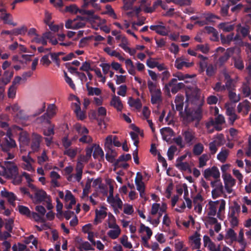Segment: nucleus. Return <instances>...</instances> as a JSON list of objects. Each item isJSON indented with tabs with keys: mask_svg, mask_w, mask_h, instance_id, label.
<instances>
[{
	"mask_svg": "<svg viewBox=\"0 0 251 251\" xmlns=\"http://www.w3.org/2000/svg\"><path fill=\"white\" fill-rule=\"evenodd\" d=\"M77 137L74 136L71 139H69L68 137H64V149L69 148H72V141H75Z\"/></svg>",
	"mask_w": 251,
	"mask_h": 251,
	"instance_id": "44",
	"label": "nucleus"
},
{
	"mask_svg": "<svg viewBox=\"0 0 251 251\" xmlns=\"http://www.w3.org/2000/svg\"><path fill=\"white\" fill-rule=\"evenodd\" d=\"M6 109L12 113H15L17 117L22 121L26 120L28 119V116L25 114L24 110L21 109L20 106L17 103H14L7 107Z\"/></svg>",
	"mask_w": 251,
	"mask_h": 251,
	"instance_id": "4",
	"label": "nucleus"
},
{
	"mask_svg": "<svg viewBox=\"0 0 251 251\" xmlns=\"http://www.w3.org/2000/svg\"><path fill=\"white\" fill-rule=\"evenodd\" d=\"M51 178V184L53 187H58L61 185V176L55 170H53L50 173Z\"/></svg>",
	"mask_w": 251,
	"mask_h": 251,
	"instance_id": "9",
	"label": "nucleus"
},
{
	"mask_svg": "<svg viewBox=\"0 0 251 251\" xmlns=\"http://www.w3.org/2000/svg\"><path fill=\"white\" fill-rule=\"evenodd\" d=\"M48 160L46 152L43 151L41 156L38 157V163L40 165L43 164L44 162Z\"/></svg>",
	"mask_w": 251,
	"mask_h": 251,
	"instance_id": "61",
	"label": "nucleus"
},
{
	"mask_svg": "<svg viewBox=\"0 0 251 251\" xmlns=\"http://www.w3.org/2000/svg\"><path fill=\"white\" fill-rule=\"evenodd\" d=\"M13 75V72L12 71H5L4 73L2 82L4 85L8 83Z\"/></svg>",
	"mask_w": 251,
	"mask_h": 251,
	"instance_id": "36",
	"label": "nucleus"
},
{
	"mask_svg": "<svg viewBox=\"0 0 251 251\" xmlns=\"http://www.w3.org/2000/svg\"><path fill=\"white\" fill-rule=\"evenodd\" d=\"M200 235L197 232L189 237L190 242H191L192 249H199L201 247Z\"/></svg>",
	"mask_w": 251,
	"mask_h": 251,
	"instance_id": "14",
	"label": "nucleus"
},
{
	"mask_svg": "<svg viewBox=\"0 0 251 251\" xmlns=\"http://www.w3.org/2000/svg\"><path fill=\"white\" fill-rule=\"evenodd\" d=\"M49 55L50 54L48 55H45L41 58L40 62L42 65L47 67L50 64L51 61L49 59Z\"/></svg>",
	"mask_w": 251,
	"mask_h": 251,
	"instance_id": "60",
	"label": "nucleus"
},
{
	"mask_svg": "<svg viewBox=\"0 0 251 251\" xmlns=\"http://www.w3.org/2000/svg\"><path fill=\"white\" fill-rule=\"evenodd\" d=\"M143 176H140L139 179V181L135 180V184L136 185L137 190L138 191H141L143 190H145V186L144 182L142 181Z\"/></svg>",
	"mask_w": 251,
	"mask_h": 251,
	"instance_id": "48",
	"label": "nucleus"
},
{
	"mask_svg": "<svg viewBox=\"0 0 251 251\" xmlns=\"http://www.w3.org/2000/svg\"><path fill=\"white\" fill-rule=\"evenodd\" d=\"M77 147L69 148L64 149V155H67L71 158H75L77 154Z\"/></svg>",
	"mask_w": 251,
	"mask_h": 251,
	"instance_id": "29",
	"label": "nucleus"
},
{
	"mask_svg": "<svg viewBox=\"0 0 251 251\" xmlns=\"http://www.w3.org/2000/svg\"><path fill=\"white\" fill-rule=\"evenodd\" d=\"M228 98L233 103H236L240 100V95H237L235 92H233L231 90L228 91Z\"/></svg>",
	"mask_w": 251,
	"mask_h": 251,
	"instance_id": "39",
	"label": "nucleus"
},
{
	"mask_svg": "<svg viewBox=\"0 0 251 251\" xmlns=\"http://www.w3.org/2000/svg\"><path fill=\"white\" fill-rule=\"evenodd\" d=\"M57 205H56V210H57V217L62 219L63 218V212H62V208L63 206L59 201L58 198H56V200Z\"/></svg>",
	"mask_w": 251,
	"mask_h": 251,
	"instance_id": "41",
	"label": "nucleus"
},
{
	"mask_svg": "<svg viewBox=\"0 0 251 251\" xmlns=\"http://www.w3.org/2000/svg\"><path fill=\"white\" fill-rule=\"evenodd\" d=\"M0 193L2 197L6 198L10 203H13L15 201L16 197L13 193L9 192L5 189H3Z\"/></svg>",
	"mask_w": 251,
	"mask_h": 251,
	"instance_id": "24",
	"label": "nucleus"
},
{
	"mask_svg": "<svg viewBox=\"0 0 251 251\" xmlns=\"http://www.w3.org/2000/svg\"><path fill=\"white\" fill-rule=\"evenodd\" d=\"M79 141L83 143H90L92 142L93 140L91 137L87 135H83L79 139Z\"/></svg>",
	"mask_w": 251,
	"mask_h": 251,
	"instance_id": "64",
	"label": "nucleus"
},
{
	"mask_svg": "<svg viewBox=\"0 0 251 251\" xmlns=\"http://www.w3.org/2000/svg\"><path fill=\"white\" fill-rule=\"evenodd\" d=\"M95 149L93 154V157L95 159H98L99 157H100V158L99 159L100 161L104 160V152L103 151L102 149L100 147L99 145L94 147Z\"/></svg>",
	"mask_w": 251,
	"mask_h": 251,
	"instance_id": "21",
	"label": "nucleus"
},
{
	"mask_svg": "<svg viewBox=\"0 0 251 251\" xmlns=\"http://www.w3.org/2000/svg\"><path fill=\"white\" fill-rule=\"evenodd\" d=\"M131 159V156L130 154H122L120 155L119 158L116 160L114 163V166L115 167H119V162L121 161H127Z\"/></svg>",
	"mask_w": 251,
	"mask_h": 251,
	"instance_id": "31",
	"label": "nucleus"
},
{
	"mask_svg": "<svg viewBox=\"0 0 251 251\" xmlns=\"http://www.w3.org/2000/svg\"><path fill=\"white\" fill-rule=\"evenodd\" d=\"M50 33L46 32L42 36L38 35L37 36L34 37L33 38V41L39 44L45 45L47 43V40L50 38Z\"/></svg>",
	"mask_w": 251,
	"mask_h": 251,
	"instance_id": "18",
	"label": "nucleus"
},
{
	"mask_svg": "<svg viewBox=\"0 0 251 251\" xmlns=\"http://www.w3.org/2000/svg\"><path fill=\"white\" fill-rule=\"evenodd\" d=\"M113 140V137L112 135H109L106 138L104 143L105 150H110L112 152Z\"/></svg>",
	"mask_w": 251,
	"mask_h": 251,
	"instance_id": "32",
	"label": "nucleus"
},
{
	"mask_svg": "<svg viewBox=\"0 0 251 251\" xmlns=\"http://www.w3.org/2000/svg\"><path fill=\"white\" fill-rule=\"evenodd\" d=\"M62 53L61 52L50 53V56L55 68H59L62 60H63Z\"/></svg>",
	"mask_w": 251,
	"mask_h": 251,
	"instance_id": "12",
	"label": "nucleus"
},
{
	"mask_svg": "<svg viewBox=\"0 0 251 251\" xmlns=\"http://www.w3.org/2000/svg\"><path fill=\"white\" fill-rule=\"evenodd\" d=\"M148 87L151 94L156 93L157 90H160V89H157L156 84L150 80L148 81Z\"/></svg>",
	"mask_w": 251,
	"mask_h": 251,
	"instance_id": "46",
	"label": "nucleus"
},
{
	"mask_svg": "<svg viewBox=\"0 0 251 251\" xmlns=\"http://www.w3.org/2000/svg\"><path fill=\"white\" fill-rule=\"evenodd\" d=\"M218 27L225 32H230L234 29V25L227 23H221L219 25Z\"/></svg>",
	"mask_w": 251,
	"mask_h": 251,
	"instance_id": "30",
	"label": "nucleus"
},
{
	"mask_svg": "<svg viewBox=\"0 0 251 251\" xmlns=\"http://www.w3.org/2000/svg\"><path fill=\"white\" fill-rule=\"evenodd\" d=\"M182 135L184 138L185 143L189 146L193 145L196 139L195 132L191 129H187L183 131Z\"/></svg>",
	"mask_w": 251,
	"mask_h": 251,
	"instance_id": "6",
	"label": "nucleus"
},
{
	"mask_svg": "<svg viewBox=\"0 0 251 251\" xmlns=\"http://www.w3.org/2000/svg\"><path fill=\"white\" fill-rule=\"evenodd\" d=\"M216 68L212 64H209L206 69V74L209 77H211L215 75L216 73Z\"/></svg>",
	"mask_w": 251,
	"mask_h": 251,
	"instance_id": "43",
	"label": "nucleus"
},
{
	"mask_svg": "<svg viewBox=\"0 0 251 251\" xmlns=\"http://www.w3.org/2000/svg\"><path fill=\"white\" fill-rule=\"evenodd\" d=\"M18 210L19 212L23 215H25L27 217L30 216V212L29 209L26 206L23 205H19L18 206Z\"/></svg>",
	"mask_w": 251,
	"mask_h": 251,
	"instance_id": "51",
	"label": "nucleus"
},
{
	"mask_svg": "<svg viewBox=\"0 0 251 251\" xmlns=\"http://www.w3.org/2000/svg\"><path fill=\"white\" fill-rule=\"evenodd\" d=\"M161 90L156 91V93L151 94V103L153 104L161 103L162 101Z\"/></svg>",
	"mask_w": 251,
	"mask_h": 251,
	"instance_id": "20",
	"label": "nucleus"
},
{
	"mask_svg": "<svg viewBox=\"0 0 251 251\" xmlns=\"http://www.w3.org/2000/svg\"><path fill=\"white\" fill-rule=\"evenodd\" d=\"M213 142H214L218 146L223 145L225 143L224 135L223 134H218L216 137V139Z\"/></svg>",
	"mask_w": 251,
	"mask_h": 251,
	"instance_id": "42",
	"label": "nucleus"
},
{
	"mask_svg": "<svg viewBox=\"0 0 251 251\" xmlns=\"http://www.w3.org/2000/svg\"><path fill=\"white\" fill-rule=\"evenodd\" d=\"M176 167L182 171H188L189 172H191L190 166L187 162L178 163L176 164Z\"/></svg>",
	"mask_w": 251,
	"mask_h": 251,
	"instance_id": "38",
	"label": "nucleus"
},
{
	"mask_svg": "<svg viewBox=\"0 0 251 251\" xmlns=\"http://www.w3.org/2000/svg\"><path fill=\"white\" fill-rule=\"evenodd\" d=\"M64 76L65 77V80L66 83L68 84V85L73 90H75L76 89L75 84H74L72 78L68 76L67 73L65 71H64Z\"/></svg>",
	"mask_w": 251,
	"mask_h": 251,
	"instance_id": "49",
	"label": "nucleus"
},
{
	"mask_svg": "<svg viewBox=\"0 0 251 251\" xmlns=\"http://www.w3.org/2000/svg\"><path fill=\"white\" fill-rule=\"evenodd\" d=\"M79 70L80 71H85L88 72L89 71H93L94 69L91 68L90 64L88 61H85L83 62L82 66L80 67Z\"/></svg>",
	"mask_w": 251,
	"mask_h": 251,
	"instance_id": "54",
	"label": "nucleus"
},
{
	"mask_svg": "<svg viewBox=\"0 0 251 251\" xmlns=\"http://www.w3.org/2000/svg\"><path fill=\"white\" fill-rule=\"evenodd\" d=\"M177 79L176 78H172L168 83L165 84L164 90L167 93L170 92V87H172L171 92L173 94H176L179 90L184 88L185 84L182 82L177 83Z\"/></svg>",
	"mask_w": 251,
	"mask_h": 251,
	"instance_id": "3",
	"label": "nucleus"
},
{
	"mask_svg": "<svg viewBox=\"0 0 251 251\" xmlns=\"http://www.w3.org/2000/svg\"><path fill=\"white\" fill-rule=\"evenodd\" d=\"M160 133L164 140L167 141L168 136L172 137L174 135V132L170 127H163L160 129Z\"/></svg>",
	"mask_w": 251,
	"mask_h": 251,
	"instance_id": "23",
	"label": "nucleus"
},
{
	"mask_svg": "<svg viewBox=\"0 0 251 251\" xmlns=\"http://www.w3.org/2000/svg\"><path fill=\"white\" fill-rule=\"evenodd\" d=\"M229 7V3L222 5L220 10V13L222 16L225 17L228 15Z\"/></svg>",
	"mask_w": 251,
	"mask_h": 251,
	"instance_id": "52",
	"label": "nucleus"
},
{
	"mask_svg": "<svg viewBox=\"0 0 251 251\" xmlns=\"http://www.w3.org/2000/svg\"><path fill=\"white\" fill-rule=\"evenodd\" d=\"M56 107L53 104H50L49 105L47 113L42 115L41 117L39 118L37 121L38 123H41L43 122H49V120L47 118V116L49 118L52 117L56 113Z\"/></svg>",
	"mask_w": 251,
	"mask_h": 251,
	"instance_id": "5",
	"label": "nucleus"
},
{
	"mask_svg": "<svg viewBox=\"0 0 251 251\" xmlns=\"http://www.w3.org/2000/svg\"><path fill=\"white\" fill-rule=\"evenodd\" d=\"M208 160V157L207 154H203L199 158V167L201 168L205 166L206 161Z\"/></svg>",
	"mask_w": 251,
	"mask_h": 251,
	"instance_id": "55",
	"label": "nucleus"
},
{
	"mask_svg": "<svg viewBox=\"0 0 251 251\" xmlns=\"http://www.w3.org/2000/svg\"><path fill=\"white\" fill-rule=\"evenodd\" d=\"M41 139V137L40 135L37 134L33 135V139L31 144V149L33 151H36L38 150Z\"/></svg>",
	"mask_w": 251,
	"mask_h": 251,
	"instance_id": "25",
	"label": "nucleus"
},
{
	"mask_svg": "<svg viewBox=\"0 0 251 251\" xmlns=\"http://www.w3.org/2000/svg\"><path fill=\"white\" fill-rule=\"evenodd\" d=\"M105 151L107 152L105 155L106 159L109 162H113L115 161V157L117 156L116 152L114 150H112V152L110 150Z\"/></svg>",
	"mask_w": 251,
	"mask_h": 251,
	"instance_id": "34",
	"label": "nucleus"
},
{
	"mask_svg": "<svg viewBox=\"0 0 251 251\" xmlns=\"http://www.w3.org/2000/svg\"><path fill=\"white\" fill-rule=\"evenodd\" d=\"M121 243L125 247L128 249H131L132 245L130 242H128L127 237L126 236H124L121 239Z\"/></svg>",
	"mask_w": 251,
	"mask_h": 251,
	"instance_id": "57",
	"label": "nucleus"
},
{
	"mask_svg": "<svg viewBox=\"0 0 251 251\" xmlns=\"http://www.w3.org/2000/svg\"><path fill=\"white\" fill-rule=\"evenodd\" d=\"M234 64L235 67L240 70H243L244 68L243 61L240 57L234 59Z\"/></svg>",
	"mask_w": 251,
	"mask_h": 251,
	"instance_id": "53",
	"label": "nucleus"
},
{
	"mask_svg": "<svg viewBox=\"0 0 251 251\" xmlns=\"http://www.w3.org/2000/svg\"><path fill=\"white\" fill-rule=\"evenodd\" d=\"M103 50L108 55L111 56L119 57L120 56V53L119 52H117L115 50L112 51L110 47H105Z\"/></svg>",
	"mask_w": 251,
	"mask_h": 251,
	"instance_id": "62",
	"label": "nucleus"
},
{
	"mask_svg": "<svg viewBox=\"0 0 251 251\" xmlns=\"http://www.w3.org/2000/svg\"><path fill=\"white\" fill-rule=\"evenodd\" d=\"M64 200L66 202L70 201V203L66 205V208L68 209L72 208V206L76 203V201L75 197L72 192L69 190L66 191V195Z\"/></svg>",
	"mask_w": 251,
	"mask_h": 251,
	"instance_id": "15",
	"label": "nucleus"
},
{
	"mask_svg": "<svg viewBox=\"0 0 251 251\" xmlns=\"http://www.w3.org/2000/svg\"><path fill=\"white\" fill-rule=\"evenodd\" d=\"M242 93L245 97H249L251 93L250 87L248 85L244 84L242 86Z\"/></svg>",
	"mask_w": 251,
	"mask_h": 251,
	"instance_id": "63",
	"label": "nucleus"
},
{
	"mask_svg": "<svg viewBox=\"0 0 251 251\" xmlns=\"http://www.w3.org/2000/svg\"><path fill=\"white\" fill-rule=\"evenodd\" d=\"M78 248L80 251H82L83 250L85 251L94 250V248L91 247V244L87 241L84 242L80 244Z\"/></svg>",
	"mask_w": 251,
	"mask_h": 251,
	"instance_id": "45",
	"label": "nucleus"
},
{
	"mask_svg": "<svg viewBox=\"0 0 251 251\" xmlns=\"http://www.w3.org/2000/svg\"><path fill=\"white\" fill-rule=\"evenodd\" d=\"M120 233H121V229H120V228H118V229H115L113 230H110L108 232L107 235L111 239H115L119 237Z\"/></svg>",
	"mask_w": 251,
	"mask_h": 251,
	"instance_id": "40",
	"label": "nucleus"
},
{
	"mask_svg": "<svg viewBox=\"0 0 251 251\" xmlns=\"http://www.w3.org/2000/svg\"><path fill=\"white\" fill-rule=\"evenodd\" d=\"M80 103H72V107L76 115L77 118L80 120H83L86 116L85 112L81 110Z\"/></svg>",
	"mask_w": 251,
	"mask_h": 251,
	"instance_id": "10",
	"label": "nucleus"
},
{
	"mask_svg": "<svg viewBox=\"0 0 251 251\" xmlns=\"http://www.w3.org/2000/svg\"><path fill=\"white\" fill-rule=\"evenodd\" d=\"M102 209H104V207H101V209H96L95 211L96 216L94 220L95 225H97L101 223L102 220L104 219L107 215L106 212Z\"/></svg>",
	"mask_w": 251,
	"mask_h": 251,
	"instance_id": "16",
	"label": "nucleus"
},
{
	"mask_svg": "<svg viewBox=\"0 0 251 251\" xmlns=\"http://www.w3.org/2000/svg\"><path fill=\"white\" fill-rule=\"evenodd\" d=\"M128 104L131 107H134L136 109H140L142 107V103L139 98L136 100L133 99L132 97L129 98Z\"/></svg>",
	"mask_w": 251,
	"mask_h": 251,
	"instance_id": "27",
	"label": "nucleus"
},
{
	"mask_svg": "<svg viewBox=\"0 0 251 251\" xmlns=\"http://www.w3.org/2000/svg\"><path fill=\"white\" fill-rule=\"evenodd\" d=\"M166 206L165 204L162 205V207L160 208V210L158 212V218L156 219L152 220V224L157 226L160 223V218L162 216L163 212L166 211Z\"/></svg>",
	"mask_w": 251,
	"mask_h": 251,
	"instance_id": "35",
	"label": "nucleus"
},
{
	"mask_svg": "<svg viewBox=\"0 0 251 251\" xmlns=\"http://www.w3.org/2000/svg\"><path fill=\"white\" fill-rule=\"evenodd\" d=\"M204 146L200 143H197L194 145L193 149V152L195 155H200L203 152Z\"/></svg>",
	"mask_w": 251,
	"mask_h": 251,
	"instance_id": "33",
	"label": "nucleus"
},
{
	"mask_svg": "<svg viewBox=\"0 0 251 251\" xmlns=\"http://www.w3.org/2000/svg\"><path fill=\"white\" fill-rule=\"evenodd\" d=\"M17 87L14 85H12L8 89V97L9 98L13 99L16 96Z\"/></svg>",
	"mask_w": 251,
	"mask_h": 251,
	"instance_id": "50",
	"label": "nucleus"
},
{
	"mask_svg": "<svg viewBox=\"0 0 251 251\" xmlns=\"http://www.w3.org/2000/svg\"><path fill=\"white\" fill-rule=\"evenodd\" d=\"M219 201H211L209 202V208L208 215L209 216H215L217 212V206L219 203Z\"/></svg>",
	"mask_w": 251,
	"mask_h": 251,
	"instance_id": "26",
	"label": "nucleus"
},
{
	"mask_svg": "<svg viewBox=\"0 0 251 251\" xmlns=\"http://www.w3.org/2000/svg\"><path fill=\"white\" fill-rule=\"evenodd\" d=\"M234 50L232 48H228L224 55L220 56L218 60V63L219 66H222L230 58L233 53Z\"/></svg>",
	"mask_w": 251,
	"mask_h": 251,
	"instance_id": "11",
	"label": "nucleus"
},
{
	"mask_svg": "<svg viewBox=\"0 0 251 251\" xmlns=\"http://www.w3.org/2000/svg\"><path fill=\"white\" fill-rule=\"evenodd\" d=\"M110 105L115 108L117 111H121L123 105L119 97L114 95L110 101Z\"/></svg>",
	"mask_w": 251,
	"mask_h": 251,
	"instance_id": "19",
	"label": "nucleus"
},
{
	"mask_svg": "<svg viewBox=\"0 0 251 251\" xmlns=\"http://www.w3.org/2000/svg\"><path fill=\"white\" fill-rule=\"evenodd\" d=\"M225 187L227 193L230 194L232 192V187L235 184V180L230 175H226L224 176Z\"/></svg>",
	"mask_w": 251,
	"mask_h": 251,
	"instance_id": "7",
	"label": "nucleus"
},
{
	"mask_svg": "<svg viewBox=\"0 0 251 251\" xmlns=\"http://www.w3.org/2000/svg\"><path fill=\"white\" fill-rule=\"evenodd\" d=\"M79 10L80 9H79L76 5L72 4L69 6H66L65 11L72 13H76L78 11L79 12Z\"/></svg>",
	"mask_w": 251,
	"mask_h": 251,
	"instance_id": "58",
	"label": "nucleus"
},
{
	"mask_svg": "<svg viewBox=\"0 0 251 251\" xmlns=\"http://www.w3.org/2000/svg\"><path fill=\"white\" fill-rule=\"evenodd\" d=\"M226 237L230 238L232 241H236L237 239L236 233L233 229L229 228L227 231Z\"/></svg>",
	"mask_w": 251,
	"mask_h": 251,
	"instance_id": "56",
	"label": "nucleus"
},
{
	"mask_svg": "<svg viewBox=\"0 0 251 251\" xmlns=\"http://www.w3.org/2000/svg\"><path fill=\"white\" fill-rule=\"evenodd\" d=\"M85 25V23L80 21H77L75 20L73 21L71 20H68L65 24L67 28L78 29L82 28Z\"/></svg>",
	"mask_w": 251,
	"mask_h": 251,
	"instance_id": "13",
	"label": "nucleus"
},
{
	"mask_svg": "<svg viewBox=\"0 0 251 251\" xmlns=\"http://www.w3.org/2000/svg\"><path fill=\"white\" fill-rule=\"evenodd\" d=\"M177 151V148L175 146H171L168 149L167 151V155L168 159L172 160L174 158L175 152Z\"/></svg>",
	"mask_w": 251,
	"mask_h": 251,
	"instance_id": "47",
	"label": "nucleus"
},
{
	"mask_svg": "<svg viewBox=\"0 0 251 251\" xmlns=\"http://www.w3.org/2000/svg\"><path fill=\"white\" fill-rule=\"evenodd\" d=\"M50 197L46 193L42 190H37L35 192V195L33 197H31L35 203L40 202L42 201H46Z\"/></svg>",
	"mask_w": 251,
	"mask_h": 251,
	"instance_id": "8",
	"label": "nucleus"
},
{
	"mask_svg": "<svg viewBox=\"0 0 251 251\" xmlns=\"http://www.w3.org/2000/svg\"><path fill=\"white\" fill-rule=\"evenodd\" d=\"M3 175L7 177H12L18 174L17 166L11 161H4V166L2 167Z\"/></svg>",
	"mask_w": 251,
	"mask_h": 251,
	"instance_id": "2",
	"label": "nucleus"
},
{
	"mask_svg": "<svg viewBox=\"0 0 251 251\" xmlns=\"http://www.w3.org/2000/svg\"><path fill=\"white\" fill-rule=\"evenodd\" d=\"M159 27H160L157 28V29L156 32L157 34L162 36H166L168 35V31L165 26L159 25Z\"/></svg>",
	"mask_w": 251,
	"mask_h": 251,
	"instance_id": "59",
	"label": "nucleus"
},
{
	"mask_svg": "<svg viewBox=\"0 0 251 251\" xmlns=\"http://www.w3.org/2000/svg\"><path fill=\"white\" fill-rule=\"evenodd\" d=\"M19 140L21 151L22 152L25 150L23 148V146L27 145L29 142V137L27 132L25 131L22 132L20 134Z\"/></svg>",
	"mask_w": 251,
	"mask_h": 251,
	"instance_id": "17",
	"label": "nucleus"
},
{
	"mask_svg": "<svg viewBox=\"0 0 251 251\" xmlns=\"http://www.w3.org/2000/svg\"><path fill=\"white\" fill-rule=\"evenodd\" d=\"M228 154L227 150H222L217 155V159L221 162L224 163L226 161Z\"/></svg>",
	"mask_w": 251,
	"mask_h": 251,
	"instance_id": "37",
	"label": "nucleus"
},
{
	"mask_svg": "<svg viewBox=\"0 0 251 251\" xmlns=\"http://www.w3.org/2000/svg\"><path fill=\"white\" fill-rule=\"evenodd\" d=\"M250 27L249 26L246 25L242 26L241 24H238L237 25L236 31L238 33L241 34L242 37L245 38L247 37L250 32Z\"/></svg>",
	"mask_w": 251,
	"mask_h": 251,
	"instance_id": "22",
	"label": "nucleus"
},
{
	"mask_svg": "<svg viewBox=\"0 0 251 251\" xmlns=\"http://www.w3.org/2000/svg\"><path fill=\"white\" fill-rule=\"evenodd\" d=\"M201 109L199 107L195 111H191L190 109L185 108V116L183 117L184 120L188 123L197 121L199 123L202 118Z\"/></svg>",
	"mask_w": 251,
	"mask_h": 251,
	"instance_id": "1",
	"label": "nucleus"
},
{
	"mask_svg": "<svg viewBox=\"0 0 251 251\" xmlns=\"http://www.w3.org/2000/svg\"><path fill=\"white\" fill-rule=\"evenodd\" d=\"M4 142L8 148H13L17 146L16 142L10 137V133L7 132L4 138Z\"/></svg>",
	"mask_w": 251,
	"mask_h": 251,
	"instance_id": "28",
	"label": "nucleus"
}]
</instances>
